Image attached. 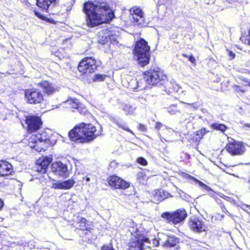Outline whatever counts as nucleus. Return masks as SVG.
<instances>
[{
    "label": "nucleus",
    "instance_id": "obj_1",
    "mask_svg": "<svg viewBox=\"0 0 250 250\" xmlns=\"http://www.w3.org/2000/svg\"><path fill=\"white\" fill-rule=\"evenodd\" d=\"M83 11L85 14V21L89 27H94L111 20L114 14L106 4L88 1L83 4Z\"/></svg>",
    "mask_w": 250,
    "mask_h": 250
},
{
    "label": "nucleus",
    "instance_id": "obj_2",
    "mask_svg": "<svg viewBox=\"0 0 250 250\" xmlns=\"http://www.w3.org/2000/svg\"><path fill=\"white\" fill-rule=\"evenodd\" d=\"M103 128H98L91 124L82 123L69 131L68 136L71 140L81 143L90 142L102 134Z\"/></svg>",
    "mask_w": 250,
    "mask_h": 250
},
{
    "label": "nucleus",
    "instance_id": "obj_3",
    "mask_svg": "<svg viewBox=\"0 0 250 250\" xmlns=\"http://www.w3.org/2000/svg\"><path fill=\"white\" fill-rule=\"evenodd\" d=\"M128 227L131 234L128 244L129 250H144L148 247L146 244H149L150 240L146 237L144 229L132 221L129 222Z\"/></svg>",
    "mask_w": 250,
    "mask_h": 250
},
{
    "label": "nucleus",
    "instance_id": "obj_4",
    "mask_svg": "<svg viewBox=\"0 0 250 250\" xmlns=\"http://www.w3.org/2000/svg\"><path fill=\"white\" fill-rule=\"evenodd\" d=\"M150 47L147 42L143 39L138 41L133 50L134 55L137 57L138 64L143 67L147 65L150 60Z\"/></svg>",
    "mask_w": 250,
    "mask_h": 250
},
{
    "label": "nucleus",
    "instance_id": "obj_5",
    "mask_svg": "<svg viewBox=\"0 0 250 250\" xmlns=\"http://www.w3.org/2000/svg\"><path fill=\"white\" fill-rule=\"evenodd\" d=\"M144 78L147 83L152 85L160 86L167 82V77L158 68L146 71Z\"/></svg>",
    "mask_w": 250,
    "mask_h": 250
},
{
    "label": "nucleus",
    "instance_id": "obj_6",
    "mask_svg": "<svg viewBox=\"0 0 250 250\" xmlns=\"http://www.w3.org/2000/svg\"><path fill=\"white\" fill-rule=\"evenodd\" d=\"M50 144V139L45 132L33 135L29 143L30 147L38 152L45 151Z\"/></svg>",
    "mask_w": 250,
    "mask_h": 250
},
{
    "label": "nucleus",
    "instance_id": "obj_7",
    "mask_svg": "<svg viewBox=\"0 0 250 250\" xmlns=\"http://www.w3.org/2000/svg\"><path fill=\"white\" fill-rule=\"evenodd\" d=\"M187 216V212L184 209H179L172 212H165L161 214L162 218L173 224L181 223L185 219Z\"/></svg>",
    "mask_w": 250,
    "mask_h": 250
},
{
    "label": "nucleus",
    "instance_id": "obj_8",
    "mask_svg": "<svg viewBox=\"0 0 250 250\" xmlns=\"http://www.w3.org/2000/svg\"><path fill=\"white\" fill-rule=\"evenodd\" d=\"M98 65L92 57L84 58L79 63L78 69L83 74H89L95 71Z\"/></svg>",
    "mask_w": 250,
    "mask_h": 250
},
{
    "label": "nucleus",
    "instance_id": "obj_9",
    "mask_svg": "<svg viewBox=\"0 0 250 250\" xmlns=\"http://www.w3.org/2000/svg\"><path fill=\"white\" fill-rule=\"evenodd\" d=\"M25 98L29 104H37L42 103L43 96L41 91L36 88L28 89L25 91Z\"/></svg>",
    "mask_w": 250,
    "mask_h": 250
},
{
    "label": "nucleus",
    "instance_id": "obj_10",
    "mask_svg": "<svg viewBox=\"0 0 250 250\" xmlns=\"http://www.w3.org/2000/svg\"><path fill=\"white\" fill-rule=\"evenodd\" d=\"M27 130L29 133L34 132L40 129L42 125L41 118L35 115L27 116L25 117Z\"/></svg>",
    "mask_w": 250,
    "mask_h": 250
},
{
    "label": "nucleus",
    "instance_id": "obj_11",
    "mask_svg": "<svg viewBox=\"0 0 250 250\" xmlns=\"http://www.w3.org/2000/svg\"><path fill=\"white\" fill-rule=\"evenodd\" d=\"M130 12L132 15V22L136 25L141 26H145L147 24L145 21L144 13L142 10L137 7H134L130 9Z\"/></svg>",
    "mask_w": 250,
    "mask_h": 250
},
{
    "label": "nucleus",
    "instance_id": "obj_12",
    "mask_svg": "<svg viewBox=\"0 0 250 250\" xmlns=\"http://www.w3.org/2000/svg\"><path fill=\"white\" fill-rule=\"evenodd\" d=\"M108 184L115 189H126L129 187V183L115 175L108 178Z\"/></svg>",
    "mask_w": 250,
    "mask_h": 250
},
{
    "label": "nucleus",
    "instance_id": "obj_13",
    "mask_svg": "<svg viewBox=\"0 0 250 250\" xmlns=\"http://www.w3.org/2000/svg\"><path fill=\"white\" fill-rule=\"evenodd\" d=\"M52 160L51 157H42L37 160L35 169L41 173L46 172L48 166Z\"/></svg>",
    "mask_w": 250,
    "mask_h": 250
},
{
    "label": "nucleus",
    "instance_id": "obj_14",
    "mask_svg": "<svg viewBox=\"0 0 250 250\" xmlns=\"http://www.w3.org/2000/svg\"><path fill=\"white\" fill-rule=\"evenodd\" d=\"M51 169L52 171L58 175L64 177H67L68 176L67 166L61 162L52 163Z\"/></svg>",
    "mask_w": 250,
    "mask_h": 250
},
{
    "label": "nucleus",
    "instance_id": "obj_15",
    "mask_svg": "<svg viewBox=\"0 0 250 250\" xmlns=\"http://www.w3.org/2000/svg\"><path fill=\"white\" fill-rule=\"evenodd\" d=\"M190 229L194 232L200 233L206 230L207 227L202 220L196 217L191 218L189 221Z\"/></svg>",
    "mask_w": 250,
    "mask_h": 250
},
{
    "label": "nucleus",
    "instance_id": "obj_16",
    "mask_svg": "<svg viewBox=\"0 0 250 250\" xmlns=\"http://www.w3.org/2000/svg\"><path fill=\"white\" fill-rule=\"evenodd\" d=\"M244 146L238 142L233 140L230 142L227 146V150L229 153L232 155H240L244 152Z\"/></svg>",
    "mask_w": 250,
    "mask_h": 250
},
{
    "label": "nucleus",
    "instance_id": "obj_17",
    "mask_svg": "<svg viewBox=\"0 0 250 250\" xmlns=\"http://www.w3.org/2000/svg\"><path fill=\"white\" fill-rule=\"evenodd\" d=\"M178 242V239L175 236H168L163 235V237L160 238L159 240L157 241L156 245L161 244L165 248H171L175 247Z\"/></svg>",
    "mask_w": 250,
    "mask_h": 250
},
{
    "label": "nucleus",
    "instance_id": "obj_18",
    "mask_svg": "<svg viewBox=\"0 0 250 250\" xmlns=\"http://www.w3.org/2000/svg\"><path fill=\"white\" fill-rule=\"evenodd\" d=\"M165 88V91L168 94H171L174 93H178L179 95L184 94L185 92L182 90V88L175 82H168L163 85Z\"/></svg>",
    "mask_w": 250,
    "mask_h": 250
},
{
    "label": "nucleus",
    "instance_id": "obj_19",
    "mask_svg": "<svg viewBox=\"0 0 250 250\" xmlns=\"http://www.w3.org/2000/svg\"><path fill=\"white\" fill-rule=\"evenodd\" d=\"M59 0H37V5L45 10L50 14H54L51 11V9L56 5Z\"/></svg>",
    "mask_w": 250,
    "mask_h": 250
},
{
    "label": "nucleus",
    "instance_id": "obj_20",
    "mask_svg": "<svg viewBox=\"0 0 250 250\" xmlns=\"http://www.w3.org/2000/svg\"><path fill=\"white\" fill-rule=\"evenodd\" d=\"M60 105L62 108H74L76 109H82L83 105L80 103L76 99L69 98L67 101L62 103Z\"/></svg>",
    "mask_w": 250,
    "mask_h": 250
},
{
    "label": "nucleus",
    "instance_id": "obj_21",
    "mask_svg": "<svg viewBox=\"0 0 250 250\" xmlns=\"http://www.w3.org/2000/svg\"><path fill=\"white\" fill-rule=\"evenodd\" d=\"M75 182L72 179H69L63 182H57L52 185V188L54 189H68L72 188Z\"/></svg>",
    "mask_w": 250,
    "mask_h": 250
},
{
    "label": "nucleus",
    "instance_id": "obj_22",
    "mask_svg": "<svg viewBox=\"0 0 250 250\" xmlns=\"http://www.w3.org/2000/svg\"><path fill=\"white\" fill-rule=\"evenodd\" d=\"M13 171L12 166L5 161H0V176L10 175Z\"/></svg>",
    "mask_w": 250,
    "mask_h": 250
},
{
    "label": "nucleus",
    "instance_id": "obj_23",
    "mask_svg": "<svg viewBox=\"0 0 250 250\" xmlns=\"http://www.w3.org/2000/svg\"><path fill=\"white\" fill-rule=\"evenodd\" d=\"M40 85L47 95H51L56 91V88L54 85L47 81L41 83Z\"/></svg>",
    "mask_w": 250,
    "mask_h": 250
},
{
    "label": "nucleus",
    "instance_id": "obj_24",
    "mask_svg": "<svg viewBox=\"0 0 250 250\" xmlns=\"http://www.w3.org/2000/svg\"><path fill=\"white\" fill-rule=\"evenodd\" d=\"M153 195L156 201L161 202L168 198L169 194L163 190L158 189L154 191Z\"/></svg>",
    "mask_w": 250,
    "mask_h": 250
},
{
    "label": "nucleus",
    "instance_id": "obj_25",
    "mask_svg": "<svg viewBox=\"0 0 250 250\" xmlns=\"http://www.w3.org/2000/svg\"><path fill=\"white\" fill-rule=\"evenodd\" d=\"M78 227L77 228L82 230H90L91 228L89 227V225L87 224V222L85 218L80 217L78 218Z\"/></svg>",
    "mask_w": 250,
    "mask_h": 250
},
{
    "label": "nucleus",
    "instance_id": "obj_26",
    "mask_svg": "<svg viewBox=\"0 0 250 250\" xmlns=\"http://www.w3.org/2000/svg\"><path fill=\"white\" fill-rule=\"evenodd\" d=\"M183 104L184 105L185 108H197L199 107V104L198 103H194L192 104H187V103H179V105H178V104H171L170 106H169V108H172V107H175V108H181L180 105Z\"/></svg>",
    "mask_w": 250,
    "mask_h": 250
},
{
    "label": "nucleus",
    "instance_id": "obj_27",
    "mask_svg": "<svg viewBox=\"0 0 250 250\" xmlns=\"http://www.w3.org/2000/svg\"><path fill=\"white\" fill-rule=\"evenodd\" d=\"M106 75L104 74H96L92 78V80L94 82H100L104 81Z\"/></svg>",
    "mask_w": 250,
    "mask_h": 250
},
{
    "label": "nucleus",
    "instance_id": "obj_28",
    "mask_svg": "<svg viewBox=\"0 0 250 250\" xmlns=\"http://www.w3.org/2000/svg\"><path fill=\"white\" fill-rule=\"evenodd\" d=\"M188 177L192 180H193L196 183H198L199 186L202 187L203 189L206 190V191H210L211 190V188L208 187V186L206 185L205 184H204L203 182H201L200 181L195 179V178L188 175Z\"/></svg>",
    "mask_w": 250,
    "mask_h": 250
},
{
    "label": "nucleus",
    "instance_id": "obj_29",
    "mask_svg": "<svg viewBox=\"0 0 250 250\" xmlns=\"http://www.w3.org/2000/svg\"><path fill=\"white\" fill-rule=\"evenodd\" d=\"M211 127L212 128L220 130L222 132H224L225 131L226 129L227 128V127L223 124H220L218 123H215L211 125Z\"/></svg>",
    "mask_w": 250,
    "mask_h": 250
},
{
    "label": "nucleus",
    "instance_id": "obj_30",
    "mask_svg": "<svg viewBox=\"0 0 250 250\" xmlns=\"http://www.w3.org/2000/svg\"><path fill=\"white\" fill-rule=\"evenodd\" d=\"M163 126V125L160 122H156V123L155 124V129L158 130V136L162 142H164V140L166 141V140L162 137L161 135L160 134V133H159V130L160 129V128Z\"/></svg>",
    "mask_w": 250,
    "mask_h": 250
},
{
    "label": "nucleus",
    "instance_id": "obj_31",
    "mask_svg": "<svg viewBox=\"0 0 250 250\" xmlns=\"http://www.w3.org/2000/svg\"><path fill=\"white\" fill-rule=\"evenodd\" d=\"M113 121H114V122H115L117 124V125H118V126L119 127L123 128V129H124L125 130H126V131H128V132H129L131 133V134H134V133H133V131H131L130 129H129L128 128H127L126 126H125V125H121V124H119L118 122H117L115 121V119H114V118L113 119Z\"/></svg>",
    "mask_w": 250,
    "mask_h": 250
},
{
    "label": "nucleus",
    "instance_id": "obj_32",
    "mask_svg": "<svg viewBox=\"0 0 250 250\" xmlns=\"http://www.w3.org/2000/svg\"><path fill=\"white\" fill-rule=\"evenodd\" d=\"M137 162L143 166L147 165V162L145 159L143 157H139L137 159Z\"/></svg>",
    "mask_w": 250,
    "mask_h": 250
},
{
    "label": "nucleus",
    "instance_id": "obj_33",
    "mask_svg": "<svg viewBox=\"0 0 250 250\" xmlns=\"http://www.w3.org/2000/svg\"><path fill=\"white\" fill-rule=\"evenodd\" d=\"M206 130L205 128H202L200 130L197 131L196 135L198 136L201 138L206 134Z\"/></svg>",
    "mask_w": 250,
    "mask_h": 250
},
{
    "label": "nucleus",
    "instance_id": "obj_34",
    "mask_svg": "<svg viewBox=\"0 0 250 250\" xmlns=\"http://www.w3.org/2000/svg\"><path fill=\"white\" fill-rule=\"evenodd\" d=\"M101 250H115L111 244L103 246L102 247Z\"/></svg>",
    "mask_w": 250,
    "mask_h": 250
},
{
    "label": "nucleus",
    "instance_id": "obj_35",
    "mask_svg": "<svg viewBox=\"0 0 250 250\" xmlns=\"http://www.w3.org/2000/svg\"><path fill=\"white\" fill-rule=\"evenodd\" d=\"M138 128L142 131L145 132L146 131V128L144 125L139 124Z\"/></svg>",
    "mask_w": 250,
    "mask_h": 250
},
{
    "label": "nucleus",
    "instance_id": "obj_36",
    "mask_svg": "<svg viewBox=\"0 0 250 250\" xmlns=\"http://www.w3.org/2000/svg\"><path fill=\"white\" fill-rule=\"evenodd\" d=\"M240 40L243 42H244L245 44H248L247 40H250V39H248L247 37L246 36H242L240 38Z\"/></svg>",
    "mask_w": 250,
    "mask_h": 250
},
{
    "label": "nucleus",
    "instance_id": "obj_37",
    "mask_svg": "<svg viewBox=\"0 0 250 250\" xmlns=\"http://www.w3.org/2000/svg\"><path fill=\"white\" fill-rule=\"evenodd\" d=\"M224 199L228 201L233 203L234 204H236L235 201L233 199H231L230 197L225 196Z\"/></svg>",
    "mask_w": 250,
    "mask_h": 250
},
{
    "label": "nucleus",
    "instance_id": "obj_38",
    "mask_svg": "<svg viewBox=\"0 0 250 250\" xmlns=\"http://www.w3.org/2000/svg\"><path fill=\"white\" fill-rule=\"evenodd\" d=\"M168 0H158V4L159 5L165 4Z\"/></svg>",
    "mask_w": 250,
    "mask_h": 250
},
{
    "label": "nucleus",
    "instance_id": "obj_39",
    "mask_svg": "<svg viewBox=\"0 0 250 250\" xmlns=\"http://www.w3.org/2000/svg\"><path fill=\"white\" fill-rule=\"evenodd\" d=\"M229 55L230 57L231 60L233 59L235 56V54L232 51H229Z\"/></svg>",
    "mask_w": 250,
    "mask_h": 250
},
{
    "label": "nucleus",
    "instance_id": "obj_40",
    "mask_svg": "<svg viewBox=\"0 0 250 250\" xmlns=\"http://www.w3.org/2000/svg\"><path fill=\"white\" fill-rule=\"evenodd\" d=\"M35 14L37 17H38L40 19H44V17L43 15H42L41 14H40L38 12L35 11Z\"/></svg>",
    "mask_w": 250,
    "mask_h": 250
},
{
    "label": "nucleus",
    "instance_id": "obj_41",
    "mask_svg": "<svg viewBox=\"0 0 250 250\" xmlns=\"http://www.w3.org/2000/svg\"><path fill=\"white\" fill-rule=\"evenodd\" d=\"M215 1V0H205V3L207 4H212Z\"/></svg>",
    "mask_w": 250,
    "mask_h": 250
},
{
    "label": "nucleus",
    "instance_id": "obj_42",
    "mask_svg": "<svg viewBox=\"0 0 250 250\" xmlns=\"http://www.w3.org/2000/svg\"><path fill=\"white\" fill-rule=\"evenodd\" d=\"M188 60L190 62H191L193 63L196 62L195 59L192 56H189Z\"/></svg>",
    "mask_w": 250,
    "mask_h": 250
},
{
    "label": "nucleus",
    "instance_id": "obj_43",
    "mask_svg": "<svg viewBox=\"0 0 250 250\" xmlns=\"http://www.w3.org/2000/svg\"><path fill=\"white\" fill-rule=\"evenodd\" d=\"M221 208L224 212H227L229 216H230V213L227 211L226 208H225V207L224 205L222 206Z\"/></svg>",
    "mask_w": 250,
    "mask_h": 250
},
{
    "label": "nucleus",
    "instance_id": "obj_44",
    "mask_svg": "<svg viewBox=\"0 0 250 250\" xmlns=\"http://www.w3.org/2000/svg\"><path fill=\"white\" fill-rule=\"evenodd\" d=\"M144 175L143 172H140L138 174V178L139 179L140 177H143Z\"/></svg>",
    "mask_w": 250,
    "mask_h": 250
},
{
    "label": "nucleus",
    "instance_id": "obj_45",
    "mask_svg": "<svg viewBox=\"0 0 250 250\" xmlns=\"http://www.w3.org/2000/svg\"><path fill=\"white\" fill-rule=\"evenodd\" d=\"M107 38H105L103 41H101L100 42L102 44H104L105 43V42H107Z\"/></svg>",
    "mask_w": 250,
    "mask_h": 250
},
{
    "label": "nucleus",
    "instance_id": "obj_46",
    "mask_svg": "<svg viewBox=\"0 0 250 250\" xmlns=\"http://www.w3.org/2000/svg\"><path fill=\"white\" fill-rule=\"evenodd\" d=\"M245 208H249L250 209V205H245V204H244L243 205V208L244 209H245Z\"/></svg>",
    "mask_w": 250,
    "mask_h": 250
},
{
    "label": "nucleus",
    "instance_id": "obj_47",
    "mask_svg": "<svg viewBox=\"0 0 250 250\" xmlns=\"http://www.w3.org/2000/svg\"><path fill=\"white\" fill-rule=\"evenodd\" d=\"M87 116H89L91 118L93 117V116L90 113H89L88 112H87L85 114Z\"/></svg>",
    "mask_w": 250,
    "mask_h": 250
},
{
    "label": "nucleus",
    "instance_id": "obj_48",
    "mask_svg": "<svg viewBox=\"0 0 250 250\" xmlns=\"http://www.w3.org/2000/svg\"><path fill=\"white\" fill-rule=\"evenodd\" d=\"M245 127H248L250 128V124H245L244 125Z\"/></svg>",
    "mask_w": 250,
    "mask_h": 250
},
{
    "label": "nucleus",
    "instance_id": "obj_49",
    "mask_svg": "<svg viewBox=\"0 0 250 250\" xmlns=\"http://www.w3.org/2000/svg\"><path fill=\"white\" fill-rule=\"evenodd\" d=\"M85 180L87 182H89L90 181V178L89 177H86L85 178Z\"/></svg>",
    "mask_w": 250,
    "mask_h": 250
},
{
    "label": "nucleus",
    "instance_id": "obj_50",
    "mask_svg": "<svg viewBox=\"0 0 250 250\" xmlns=\"http://www.w3.org/2000/svg\"><path fill=\"white\" fill-rule=\"evenodd\" d=\"M246 82L248 83V85L250 86V81H246Z\"/></svg>",
    "mask_w": 250,
    "mask_h": 250
},
{
    "label": "nucleus",
    "instance_id": "obj_51",
    "mask_svg": "<svg viewBox=\"0 0 250 250\" xmlns=\"http://www.w3.org/2000/svg\"><path fill=\"white\" fill-rule=\"evenodd\" d=\"M247 41H248V44L250 45V40H247Z\"/></svg>",
    "mask_w": 250,
    "mask_h": 250
},
{
    "label": "nucleus",
    "instance_id": "obj_52",
    "mask_svg": "<svg viewBox=\"0 0 250 250\" xmlns=\"http://www.w3.org/2000/svg\"><path fill=\"white\" fill-rule=\"evenodd\" d=\"M59 107H60V106H56V107L55 108H59Z\"/></svg>",
    "mask_w": 250,
    "mask_h": 250
},
{
    "label": "nucleus",
    "instance_id": "obj_53",
    "mask_svg": "<svg viewBox=\"0 0 250 250\" xmlns=\"http://www.w3.org/2000/svg\"><path fill=\"white\" fill-rule=\"evenodd\" d=\"M221 218H224V215H221Z\"/></svg>",
    "mask_w": 250,
    "mask_h": 250
},
{
    "label": "nucleus",
    "instance_id": "obj_54",
    "mask_svg": "<svg viewBox=\"0 0 250 250\" xmlns=\"http://www.w3.org/2000/svg\"><path fill=\"white\" fill-rule=\"evenodd\" d=\"M149 250H157L156 249H150Z\"/></svg>",
    "mask_w": 250,
    "mask_h": 250
},
{
    "label": "nucleus",
    "instance_id": "obj_55",
    "mask_svg": "<svg viewBox=\"0 0 250 250\" xmlns=\"http://www.w3.org/2000/svg\"><path fill=\"white\" fill-rule=\"evenodd\" d=\"M249 35H250V31H249Z\"/></svg>",
    "mask_w": 250,
    "mask_h": 250
}]
</instances>
